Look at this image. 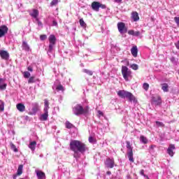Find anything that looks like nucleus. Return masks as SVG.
Here are the masks:
<instances>
[{
  "instance_id": "obj_1",
  "label": "nucleus",
  "mask_w": 179,
  "mask_h": 179,
  "mask_svg": "<svg viewBox=\"0 0 179 179\" xmlns=\"http://www.w3.org/2000/svg\"><path fill=\"white\" fill-rule=\"evenodd\" d=\"M70 149L74 152L73 157L78 160L80 158V154L85 155L87 150V146L80 141L73 140L70 142Z\"/></svg>"
},
{
  "instance_id": "obj_2",
  "label": "nucleus",
  "mask_w": 179,
  "mask_h": 179,
  "mask_svg": "<svg viewBox=\"0 0 179 179\" xmlns=\"http://www.w3.org/2000/svg\"><path fill=\"white\" fill-rule=\"evenodd\" d=\"M117 95L122 99H127V100H129V101H130L131 103H132V101H134V103H136V99H135V96H134V94H132V93L129 92H127L125 90H120L117 92Z\"/></svg>"
},
{
  "instance_id": "obj_3",
  "label": "nucleus",
  "mask_w": 179,
  "mask_h": 179,
  "mask_svg": "<svg viewBox=\"0 0 179 179\" xmlns=\"http://www.w3.org/2000/svg\"><path fill=\"white\" fill-rule=\"evenodd\" d=\"M48 110H50V102L48 100H44V113L41 115L40 120L41 121H47L48 120Z\"/></svg>"
},
{
  "instance_id": "obj_4",
  "label": "nucleus",
  "mask_w": 179,
  "mask_h": 179,
  "mask_svg": "<svg viewBox=\"0 0 179 179\" xmlns=\"http://www.w3.org/2000/svg\"><path fill=\"white\" fill-rule=\"evenodd\" d=\"M122 75L124 80H126V82H129V79H131L132 78V71H131V70H129V69H128V67H127V66H122Z\"/></svg>"
},
{
  "instance_id": "obj_5",
  "label": "nucleus",
  "mask_w": 179,
  "mask_h": 179,
  "mask_svg": "<svg viewBox=\"0 0 179 179\" xmlns=\"http://www.w3.org/2000/svg\"><path fill=\"white\" fill-rule=\"evenodd\" d=\"M73 113L75 115H82V114L87 113V109L83 108L80 104H77L73 108Z\"/></svg>"
},
{
  "instance_id": "obj_6",
  "label": "nucleus",
  "mask_w": 179,
  "mask_h": 179,
  "mask_svg": "<svg viewBox=\"0 0 179 179\" xmlns=\"http://www.w3.org/2000/svg\"><path fill=\"white\" fill-rule=\"evenodd\" d=\"M49 40V48L48 50V53L52 52V50H54V47H55V44H57V38L55 35L51 34L48 37Z\"/></svg>"
},
{
  "instance_id": "obj_7",
  "label": "nucleus",
  "mask_w": 179,
  "mask_h": 179,
  "mask_svg": "<svg viewBox=\"0 0 179 179\" xmlns=\"http://www.w3.org/2000/svg\"><path fill=\"white\" fill-rule=\"evenodd\" d=\"M126 144V148L127 149V157L129 158V162H131V163H134V159L132 145H131V143L129 141H127Z\"/></svg>"
},
{
  "instance_id": "obj_8",
  "label": "nucleus",
  "mask_w": 179,
  "mask_h": 179,
  "mask_svg": "<svg viewBox=\"0 0 179 179\" xmlns=\"http://www.w3.org/2000/svg\"><path fill=\"white\" fill-rule=\"evenodd\" d=\"M117 29L120 34H125L127 33V28L124 22H119L117 24Z\"/></svg>"
},
{
  "instance_id": "obj_9",
  "label": "nucleus",
  "mask_w": 179,
  "mask_h": 179,
  "mask_svg": "<svg viewBox=\"0 0 179 179\" xmlns=\"http://www.w3.org/2000/svg\"><path fill=\"white\" fill-rule=\"evenodd\" d=\"M8 30H9V29L6 25L0 27V38L3 37L6 34H8Z\"/></svg>"
},
{
  "instance_id": "obj_10",
  "label": "nucleus",
  "mask_w": 179,
  "mask_h": 179,
  "mask_svg": "<svg viewBox=\"0 0 179 179\" xmlns=\"http://www.w3.org/2000/svg\"><path fill=\"white\" fill-rule=\"evenodd\" d=\"M0 57L2 59H5V61H8L9 59V52L6 50H0Z\"/></svg>"
},
{
  "instance_id": "obj_11",
  "label": "nucleus",
  "mask_w": 179,
  "mask_h": 179,
  "mask_svg": "<svg viewBox=\"0 0 179 179\" xmlns=\"http://www.w3.org/2000/svg\"><path fill=\"white\" fill-rule=\"evenodd\" d=\"M105 166H106L108 169H113L114 167V159H106L105 162Z\"/></svg>"
},
{
  "instance_id": "obj_12",
  "label": "nucleus",
  "mask_w": 179,
  "mask_h": 179,
  "mask_svg": "<svg viewBox=\"0 0 179 179\" xmlns=\"http://www.w3.org/2000/svg\"><path fill=\"white\" fill-rule=\"evenodd\" d=\"M176 149V146L174 145H170L167 150V153L171 156V157H173L174 156V150Z\"/></svg>"
},
{
  "instance_id": "obj_13",
  "label": "nucleus",
  "mask_w": 179,
  "mask_h": 179,
  "mask_svg": "<svg viewBox=\"0 0 179 179\" xmlns=\"http://www.w3.org/2000/svg\"><path fill=\"white\" fill-rule=\"evenodd\" d=\"M92 8L93 9V10H95L96 12H99V10H100V3L97 1H94L92 3Z\"/></svg>"
},
{
  "instance_id": "obj_14",
  "label": "nucleus",
  "mask_w": 179,
  "mask_h": 179,
  "mask_svg": "<svg viewBox=\"0 0 179 179\" xmlns=\"http://www.w3.org/2000/svg\"><path fill=\"white\" fill-rule=\"evenodd\" d=\"M22 50L24 51H26L27 52H29V51H30V46L29 45V44H27V42L24 41H22Z\"/></svg>"
},
{
  "instance_id": "obj_15",
  "label": "nucleus",
  "mask_w": 179,
  "mask_h": 179,
  "mask_svg": "<svg viewBox=\"0 0 179 179\" xmlns=\"http://www.w3.org/2000/svg\"><path fill=\"white\" fill-rule=\"evenodd\" d=\"M38 179H45V173L41 171H36Z\"/></svg>"
},
{
  "instance_id": "obj_16",
  "label": "nucleus",
  "mask_w": 179,
  "mask_h": 179,
  "mask_svg": "<svg viewBox=\"0 0 179 179\" xmlns=\"http://www.w3.org/2000/svg\"><path fill=\"white\" fill-rule=\"evenodd\" d=\"M8 85L5 83V80L3 78H0V90H5Z\"/></svg>"
},
{
  "instance_id": "obj_17",
  "label": "nucleus",
  "mask_w": 179,
  "mask_h": 179,
  "mask_svg": "<svg viewBox=\"0 0 179 179\" xmlns=\"http://www.w3.org/2000/svg\"><path fill=\"white\" fill-rule=\"evenodd\" d=\"M131 53L133 55V57H138V47L134 46L131 49Z\"/></svg>"
},
{
  "instance_id": "obj_18",
  "label": "nucleus",
  "mask_w": 179,
  "mask_h": 179,
  "mask_svg": "<svg viewBox=\"0 0 179 179\" xmlns=\"http://www.w3.org/2000/svg\"><path fill=\"white\" fill-rule=\"evenodd\" d=\"M131 17L134 20V22H138L139 20V15L138 14V12L135 11L131 13Z\"/></svg>"
},
{
  "instance_id": "obj_19",
  "label": "nucleus",
  "mask_w": 179,
  "mask_h": 179,
  "mask_svg": "<svg viewBox=\"0 0 179 179\" xmlns=\"http://www.w3.org/2000/svg\"><path fill=\"white\" fill-rule=\"evenodd\" d=\"M153 101H154L155 106H160L162 104V97L158 96L157 99L153 98Z\"/></svg>"
},
{
  "instance_id": "obj_20",
  "label": "nucleus",
  "mask_w": 179,
  "mask_h": 179,
  "mask_svg": "<svg viewBox=\"0 0 179 179\" xmlns=\"http://www.w3.org/2000/svg\"><path fill=\"white\" fill-rule=\"evenodd\" d=\"M162 86V90H163V92H164V93H167L169 92V84L167 83H163L161 85Z\"/></svg>"
},
{
  "instance_id": "obj_21",
  "label": "nucleus",
  "mask_w": 179,
  "mask_h": 179,
  "mask_svg": "<svg viewBox=\"0 0 179 179\" xmlns=\"http://www.w3.org/2000/svg\"><path fill=\"white\" fill-rule=\"evenodd\" d=\"M17 109L18 110V111L23 113V111L26 110V106H24L22 103H18L17 104Z\"/></svg>"
},
{
  "instance_id": "obj_22",
  "label": "nucleus",
  "mask_w": 179,
  "mask_h": 179,
  "mask_svg": "<svg viewBox=\"0 0 179 179\" xmlns=\"http://www.w3.org/2000/svg\"><path fill=\"white\" fill-rule=\"evenodd\" d=\"M36 145H37V142L32 141L29 143V148L34 152V150H36Z\"/></svg>"
},
{
  "instance_id": "obj_23",
  "label": "nucleus",
  "mask_w": 179,
  "mask_h": 179,
  "mask_svg": "<svg viewBox=\"0 0 179 179\" xmlns=\"http://www.w3.org/2000/svg\"><path fill=\"white\" fill-rule=\"evenodd\" d=\"M140 141L141 142V143H143L144 145H146V143H148V142H149L148 138L146 137H145L144 136H140Z\"/></svg>"
},
{
  "instance_id": "obj_24",
  "label": "nucleus",
  "mask_w": 179,
  "mask_h": 179,
  "mask_svg": "<svg viewBox=\"0 0 179 179\" xmlns=\"http://www.w3.org/2000/svg\"><path fill=\"white\" fill-rule=\"evenodd\" d=\"M32 17L37 20V17L38 16V10H34L33 12L30 14Z\"/></svg>"
},
{
  "instance_id": "obj_25",
  "label": "nucleus",
  "mask_w": 179,
  "mask_h": 179,
  "mask_svg": "<svg viewBox=\"0 0 179 179\" xmlns=\"http://www.w3.org/2000/svg\"><path fill=\"white\" fill-rule=\"evenodd\" d=\"M38 104L37 103H33V107H32V111L34 113H37L38 111Z\"/></svg>"
},
{
  "instance_id": "obj_26",
  "label": "nucleus",
  "mask_w": 179,
  "mask_h": 179,
  "mask_svg": "<svg viewBox=\"0 0 179 179\" xmlns=\"http://www.w3.org/2000/svg\"><path fill=\"white\" fill-rule=\"evenodd\" d=\"M22 173H23V165H20L17 171V176H22Z\"/></svg>"
},
{
  "instance_id": "obj_27",
  "label": "nucleus",
  "mask_w": 179,
  "mask_h": 179,
  "mask_svg": "<svg viewBox=\"0 0 179 179\" xmlns=\"http://www.w3.org/2000/svg\"><path fill=\"white\" fill-rule=\"evenodd\" d=\"M0 111L3 112L5 111V103L3 101L0 99Z\"/></svg>"
},
{
  "instance_id": "obj_28",
  "label": "nucleus",
  "mask_w": 179,
  "mask_h": 179,
  "mask_svg": "<svg viewBox=\"0 0 179 179\" xmlns=\"http://www.w3.org/2000/svg\"><path fill=\"white\" fill-rule=\"evenodd\" d=\"M80 25L81 27H83L84 29L86 28V22H85V20H83V18L80 19Z\"/></svg>"
},
{
  "instance_id": "obj_29",
  "label": "nucleus",
  "mask_w": 179,
  "mask_h": 179,
  "mask_svg": "<svg viewBox=\"0 0 179 179\" xmlns=\"http://www.w3.org/2000/svg\"><path fill=\"white\" fill-rule=\"evenodd\" d=\"M83 72H84L85 73H87V75H89L90 76H93V71L88 70V69H83Z\"/></svg>"
},
{
  "instance_id": "obj_30",
  "label": "nucleus",
  "mask_w": 179,
  "mask_h": 179,
  "mask_svg": "<svg viewBox=\"0 0 179 179\" xmlns=\"http://www.w3.org/2000/svg\"><path fill=\"white\" fill-rule=\"evenodd\" d=\"M56 90H57V92H64L65 89L64 88V86H62V85H59L56 87Z\"/></svg>"
},
{
  "instance_id": "obj_31",
  "label": "nucleus",
  "mask_w": 179,
  "mask_h": 179,
  "mask_svg": "<svg viewBox=\"0 0 179 179\" xmlns=\"http://www.w3.org/2000/svg\"><path fill=\"white\" fill-rule=\"evenodd\" d=\"M130 68H131V69H134V71H138V69H139V66H138V64H133L130 66Z\"/></svg>"
},
{
  "instance_id": "obj_32",
  "label": "nucleus",
  "mask_w": 179,
  "mask_h": 179,
  "mask_svg": "<svg viewBox=\"0 0 179 179\" xmlns=\"http://www.w3.org/2000/svg\"><path fill=\"white\" fill-rule=\"evenodd\" d=\"M10 148L12 149V150H13V152H17V148H16V145H15L13 143H10Z\"/></svg>"
},
{
  "instance_id": "obj_33",
  "label": "nucleus",
  "mask_w": 179,
  "mask_h": 179,
  "mask_svg": "<svg viewBox=\"0 0 179 179\" xmlns=\"http://www.w3.org/2000/svg\"><path fill=\"white\" fill-rule=\"evenodd\" d=\"M23 75H24V78H25L26 79H29V78H30V76H31L30 72L29 71H24Z\"/></svg>"
},
{
  "instance_id": "obj_34",
  "label": "nucleus",
  "mask_w": 179,
  "mask_h": 179,
  "mask_svg": "<svg viewBox=\"0 0 179 179\" xmlns=\"http://www.w3.org/2000/svg\"><path fill=\"white\" fill-rule=\"evenodd\" d=\"M66 127L68 128V129H71V128L73 127V124H72L71 122H66Z\"/></svg>"
},
{
  "instance_id": "obj_35",
  "label": "nucleus",
  "mask_w": 179,
  "mask_h": 179,
  "mask_svg": "<svg viewBox=\"0 0 179 179\" xmlns=\"http://www.w3.org/2000/svg\"><path fill=\"white\" fill-rule=\"evenodd\" d=\"M58 0H52L50 3V6H55L56 5H58Z\"/></svg>"
},
{
  "instance_id": "obj_36",
  "label": "nucleus",
  "mask_w": 179,
  "mask_h": 179,
  "mask_svg": "<svg viewBox=\"0 0 179 179\" xmlns=\"http://www.w3.org/2000/svg\"><path fill=\"white\" fill-rule=\"evenodd\" d=\"M143 87L144 90H145L146 92H148V90H149V85L148 83H144L143 85Z\"/></svg>"
},
{
  "instance_id": "obj_37",
  "label": "nucleus",
  "mask_w": 179,
  "mask_h": 179,
  "mask_svg": "<svg viewBox=\"0 0 179 179\" xmlns=\"http://www.w3.org/2000/svg\"><path fill=\"white\" fill-rule=\"evenodd\" d=\"M36 83V80H34V77H30L29 80H28V83Z\"/></svg>"
},
{
  "instance_id": "obj_38",
  "label": "nucleus",
  "mask_w": 179,
  "mask_h": 179,
  "mask_svg": "<svg viewBox=\"0 0 179 179\" xmlns=\"http://www.w3.org/2000/svg\"><path fill=\"white\" fill-rule=\"evenodd\" d=\"M174 22L176 23L178 27H179V17H175Z\"/></svg>"
},
{
  "instance_id": "obj_39",
  "label": "nucleus",
  "mask_w": 179,
  "mask_h": 179,
  "mask_svg": "<svg viewBox=\"0 0 179 179\" xmlns=\"http://www.w3.org/2000/svg\"><path fill=\"white\" fill-rule=\"evenodd\" d=\"M155 124L157 125V127H164V124L162 122L157 121Z\"/></svg>"
},
{
  "instance_id": "obj_40",
  "label": "nucleus",
  "mask_w": 179,
  "mask_h": 179,
  "mask_svg": "<svg viewBox=\"0 0 179 179\" xmlns=\"http://www.w3.org/2000/svg\"><path fill=\"white\" fill-rule=\"evenodd\" d=\"M47 39V35H41L40 36V40H41L42 41H44V40Z\"/></svg>"
},
{
  "instance_id": "obj_41",
  "label": "nucleus",
  "mask_w": 179,
  "mask_h": 179,
  "mask_svg": "<svg viewBox=\"0 0 179 179\" xmlns=\"http://www.w3.org/2000/svg\"><path fill=\"white\" fill-rule=\"evenodd\" d=\"M36 21H37V22H38V26L39 27H43V22H41V21H39V20H38V18H36Z\"/></svg>"
},
{
  "instance_id": "obj_42",
  "label": "nucleus",
  "mask_w": 179,
  "mask_h": 179,
  "mask_svg": "<svg viewBox=\"0 0 179 179\" xmlns=\"http://www.w3.org/2000/svg\"><path fill=\"white\" fill-rule=\"evenodd\" d=\"M99 8H101V9H106L107 6L105 4H101L99 3Z\"/></svg>"
},
{
  "instance_id": "obj_43",
  "label": "nucleus",
  "mask_w": 179,
  "mask_h": 179,
  "mask_svg": "<svg viewBox=\"0 0 179 179\" xmlns=\"http://www.w3.org/2000/svg\"><path fill=\"white\" fill-rule=\"evenodd\" d=\"M134 33H135V31L134 30H129L128 31V34H130L131 36H134Z\"/></svg>"
},
{
  "instance_id": "obj_44",
  "label": "nucleus",
  "mask_w": 179,
  "mask_h": 179,
  "mask_svg": "<svg viewBox=\"0 0 179 179\" xmlns=\"http://www.w3.org/2000/svg\"><path fill=\"white\" fill-rule=\"evenodd\" d=\"M88 141L90 143H93V141L94 140L92 136H90Z\"/></svg>"
},
{
  "instance_id": "obj_45",
  "label": "nucleus",
  "mask_w": 179,
  "mask_h": 179,
  "mask_svg": "<svg viewBox=\"0 0 179 179\" xmlns=\"http://www.w3.org/2000/svg\"><path fill=\"white\" fill-rule=\"evenodd\" d=\"M140 174H141V176H143L144 177H145V176H148V175H145V171L143 169L141 170Z\"/></svg>"
},
{
  "instance_id": "obj_46",
  "label": "nucleus",
  "mask_w": 179,
  "mask_h": 179,
  "mask_svg": "<svg viewBox=\"0 0 179 179\" xmlns=\"http://www.w3.org/2000/svg\"><path fill=\"white\" fill-rule=\"evenodd\" d=\"M52 26H58V22L56 20H53Z\"/></svg>"
},
{
  "instance_id": "obj_47",
  "label": "nucleus",
  "mask_w": 179,
  "mask_h": 179,
  "mask_svg": "<svg viewBox=\"0 0 179 179\" xmlns=\"http://www.w3.org/2000/svg\"><path fill=\"white\" fill-rule=\"evenodd\" d=\"M28 71H29V72H33V67H31V66H29L27 67Z\"/></svg>"
},
{
  "instance_id": "obj_48",
  "label": "nucleus",
  "mask_w": 179,
  "mask_h": 179,
  "mask_svg": "<svg viewBox=\"0 0 179 179\" xmlns=\"http://www.w3.org/2000/svg\"><path fill=\"white\" fill-rule=\"evenodd\" d=\"M139 34H141V32H139V31H134V34L133 36H136V37H138V36H139Z\"/></svg>"
},
{
  "instance_id": "obj_49",
  "label": "nucleus",
  "mask_w": 179,
  "mask_h": 179,
  "mask_svg": "<svg viewBox=\"0 0 179 179\" xmlns=\"http://www.w3.org/2000/svg\"><path fill=\"white\" fill-rule=\"evenodd\" d=\"M116 3H122V0H114Z\"/></svg>"
},
{
  "instance_id": "obj_50",
  "label": "nucleus",
  "mask_w": 179,
  "mask_h": 179,
  "mask_svg": "<svg viewBox=\"0 0 179 179\" xmlns=\"http://www.w3.org/2000/svg\"><path fill=\"white\" fill-rule=\"evenodd\" d=\"M175 45L178 50H179V41H177L176 43H175Z\"/></svg>"
},
{
  "instance_id": "obj_51",
  "label": "nucleus",
  "mask_w": 179,
  "mask_h": 179,
  "mask_svg": "<svg viewBox=\"0 0 179 179\" xmlns=\"http://www.w3.org/2000/svg\"><path fill=\"white\" fill-rule=\"evenodd\" d=\"M155 148H156V145H150V149H155Z\"/></svg>"
},
{
  "instance_id": "obj_52",
  "label": "nucleus",
  "mask_w": 179,
  "mask_h": 179,
  "mask_svg": "<svg viewBox=\"0 0 179 179\" xmlns=\"http://www.w3.org/2000/svg\"><path fill=\"white\" fill-rule=\"evenodd\" d=\"M106 174H108V176H111V171H108L106 172Z\"/></svg>"
},
{
  "instance_id": "obj_53",
  "label": "nucleus",
  "mask_w": 179,
  "mask_h": 179,
  "mask_svg": "<svg viewBox=\"0 0 179 179\" xmlns=\"http://www.w3.org/2000/svg\"><path fill=\"white\" fill-rule=\"evenodd\" d=\"M98 113L99 114V115H103V112H101V110H99Z\"/></svg>"
},
{
  "instance_id": "obj_54",
  "label": "nucleus",
  "mask_w": 179,
  "mask_h": 179,
  "mask_svg": "<svg viewBox=\"0 0 179 179\" xmlns=\"http://www.w3.org/2000/svg\"><path fill=\"white\" fill-rule=\"evenodd\" d=\"M17 177V175H13V179H16Z\"/></svg>"
},
{
  "instance_id": "obj_55",
  "label": "nucleus",
  "mask_w": 179,
  "mask_h": 179,
  "mask_svg": "<svg viewBox=\"0 0 179 179\" xmlns=\"http://www.w3.org/2000/svg\"><path fill=\"white\" fill-rule=\"evenodd\" d=\"M171 61H174V57H172V58L171 59Z\"/></svg>"
},
{
  "instance_id": "obj_56",
  "label": "nucleus",
  "mask_w": 179,
  "mask_h": 179,
  "mask_svg": "<svg viewBox=\"0 0 179 179\" xmlns=\"http://www.w3.org/2000/svg\"><path fill=\"white\" fill-rule=\"evenodd\" d=\"M178 75H179V69L178 70Z\"/></svg>"
},
{
  "instance_id": "obj_57",
  "label": "nucleus",
  "mask_w": 179,
  "mask_h": 179,
  "mask_svg": "<svg viewBox=\"0 0 179 179\" xmlns=\"http://www.w3.org/2000/svg\"><path fill=\"white\" fill-rule=\"evenodd\" d=\"M20 179H24V178H20Z\"/></svg>"
}]
</instances>
